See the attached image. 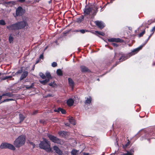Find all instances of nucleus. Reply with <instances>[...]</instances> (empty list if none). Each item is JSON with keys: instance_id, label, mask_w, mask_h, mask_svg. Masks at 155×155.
Returning <instances> with one entry per match:
<instances>
[{"instance_id": "nucleus-35", "label": "nucleus", "mask_w": 155, "mask_h": 155, "mask_svg": "<svg viewBox=\"0 0 155 155\" xmlns=\"http://www.w3.org/2000/svg\"><path fill=\"white\" fill-rule=\"evenodd\" d=\"M48 85L52 87H54L56 85V84L54 83V82H51L49 83Z\"/></svg>"}, {"instance_id": "nucleus-51", "label": "nucleus", "mask_w": 155, "mask_h": 155, "mask_svg": "<svg viewBox=\"0 0 155 155\" xmlns=\"http://www.w3.org/2000/svg\"><path fill=\"white\" fill-rule=\"evenodd\" d=\"M38 111L35 110V111L33 112V114H36L38 113Z\"/></svg>"}, {"instance_id": "nucleus-46", "label": "nucleus", "mask_w": 155, "mask_h": 155, "mask_svg": "<svg viewBox=\"0 0 155 155\" xmlns=\"http://www.w3.org/2000/svg\"><path fill=\"white\" fill-rule=\"evenodd\" d=\"M30 144L33 146V148H34L35 147V145L34 143L32 142H30Z\"/></svg>"}, {"instance_id": "nucleus-59", "label": "nucleus", "mask_w": 155, "mask_h": 155, "mask_svg": "<svg viewBox=\"0 0 155 155\" xmlns=\"http://www.w3.org/2000/svg\"><path fill=\"white\" fill-rule=\"evenodd\" d=\"M2 96H1V97H0L1 99H2Z\"/></svg>"}, {"instance_id": "nucleus-21", "label": "nucleus", "mask_w": 155, "mask_h": 155, "mask_svg": "<svg viewBox=\"0 0 155 155\" xmlns=\"http://www.w3.org/2000/svg\"><path fill=\"white\" fill-rule=\"evenodd\" d=\"M46 77L47 78V79H48L49 80L52 78L51 75L50 74V73L48 72L47 71L45 73Z\"/></svg>"}, {"instance_id": "nucleus-9", "label": "nucleus", "mask_w": 155, "mask_h": 155, "mask_svg": "<svg viewBox=\"0 0 155 155\" xmlns=\"http://www.w3.org/2000/svg\"><path fill=\"white\" fill-rule=\"evenodd\" d=\"M108 41L109 42H123L124 40L120 38H112L108 39Z\"/></svg>"}, {"instance_id": "nucleus-41", "label": "nucleus", "mask_w": 155, "mask_h": 155, "mask_svg": "<svg viewBox=\"0 0 155 155\" xmlns=\"http://www.w3.org/2000/svg\"><path fill=\"white\" fill-rule=\"evenodd\" d=\"M111 45L115 47H117L119 46L118 45L114 42H113L111 44Z\"/></svg>"}, {"instance_id": "nucleus-57", "label": "nucleus", "mask_w": 155, "mask_h": 155, "mask_svg": "<svg viewBox=\"0 0 155 155\" xmlns=\"http://www.w3.org/2000/svg\"><path fill=\"white\" fill-rule=\"evenodd\" d=\"M39 0H36V2H38Z\"/></svg>"}, {"instance_id": "nucleus-2", "label": "nucleus", "mask_w": 155, "mask_h": 155, "mask_svg": "<svg viewBox=\"0 0 155 155\" xmlns=\"http://www.w3.org/2000/svg\"><path fill=\"white\" fill-rule=\"evenodd\" d=\"M27 22L25 21H21L7 26V28L9 31H16L21 29L25 27Z\"/></svg>"}, {"instance_id": "nucleus-42", "label": "nucleus", "mask_w": 155, "mask_h": 155, "mask_svg": "<svg viewBox=\"0 0 155 155\" xmlns=\"http://www.w3.org/2000/svg\"><path fill=\"white\" fill-rule=\"evenodd\" d=\"M133 154L130 152L127 151V153L123 154L122 155H133Z\"/></svg>"}, {"instance_id": "nucleus-1", "label": "nucleus", "mask_w": 155, "mask_h": 155, "mask_svg": "<svg viewBox=\"0 0 155 155\" xmlns=\"http://www.w3.org/2000/svg\"><path fill=\"white\" fill-rule=\"evenodd\" d=\"M142 48L140 46L137 48L134 49L132 50L130 52L127 54H124L121 53H119V54L121 55V57L119 59V61H117L116 63L113 65V68L116 67L120 62H122L130 58L133 55L137 54Z\"/></svg>"}, {"instance_id": "nucleus-28", "label": "nucleus", "mask_w": 155, "mask_h": 155, "mask_svg": "<svg viewBox=\"0 0 155 155\" xmlns=\"http://www.w3.org/2000/svg\"><path fill=\"white\" fill-rule=\"evenodd\" d=\"M95 32L97 35H100L102 36H104L105 35V34L102 32H100L97 31H96Z\"/></svg>"}, {"instance_id": "nucleus-25", "label": "nucleus", "mask_w": 155, "mask_h": 155, "mask_svg": "<svg viewBox=\"0 0 155 155\" xmlns=\"http://www.w3.org/2000/svg\"><path fill=\"white\" fill-rule=\"evenodd\" d=\"M50 80L48 79H46L45 80H43L42 81H40L41 83L43 84V85L45 84L47 82L49 81Z\"/></svg>"}, {"instance_id": "nucleus-29", "label": "nucleus", "mask_w": 155, "mask_h": 155, "mask_svg": "<svg viewBox=\"0 0 155 155\" xmlns=\"http://www.w3.org/2000/svg\"><path fill=\"white\" fill-rule=\"evenodd\" d=\"M39 75L40 77L43 79H45L46 78V76L45 74H44L42 72L40 73Z\"/></svg>"}, {"instance_id": "nucleus-58", "label": "nucleus", "mask_w": 155, "mask_h": 155, "mask_svg": "<svg viewBox=\"0 0 155 155\" xmlns=\"http://www.w3.org/2000/svg\"><path fill=\"white\" fill-rule=\"evenodd\" d=\"M110 49H111V50H112V49H113V48H110Z\"/></svg>"}, {"instance_id": "nucleus-3", "label": "nucleus", "mask_w": 155, "mask_h": 155, "mask_svg": "<svg viewBox=\"0 0 155 155\" xmlns=\"http://www.w3.org/2000/svg\"><path fill=\"white\" fill-rule=\"evenodd\" d=\"M50 144V141L47 139L43 138V140L41 141L39 146L40 149L44 150L47 152H50L51 151Z\"/></svg>"}, {"instance_id": "nucleus-32", "label": "nucleus", "mask_w": 155, "mask_h": 155, "mask_svg": "<svg viewBox=\"0 0 155 155\" xmlns=\"http://www.w3.org/2000/svg\"><path fill=\"white\" fill-rule=\"evenodd\" d=\"M145 31L144 30L143 31H142L140 33V34L138 35V36L139 37H142L143 35L145 34Z\"/></svg>"}, {"instance_id": "nucleus-7", "label": "nucleus", "mask_w": 155, "mask_h": 155, "mask_svg": "<svg viewBox=\"0 0 155 155\" xmlns=\"http://www.w3.org/2000/svg\"><path fill=\"white\" fill-rule=\"evenodd\" d=\"M48 137L52 142L58 144H61V140L53 135L48 134Z\"/></svg>"}, {"instance_id": "nucleus-63", "label": "nucleus", "mask_w": 155, "mask_h": 155, "mask_svg": "<svg viewBox=\"0 0 155 155\" xmlns=\"http://www.w3.org/2000/svg\"><path fill=\"white\" fill-rule=\"evenodd\" d=\"M65 124V125H66L68 126V125H67V124Z\"/></svg>"}, {"instance_id": "nucleus-37", "label": "nucleus", "mask_w": 155, "mask_h": 155, "mask_svg": "<svg viewBox=\"0 0 155 155\" xmlns=\"http://www.w3.org/2000/svg\"><path fill=\"white\" fill-rule=\"evenodd\" d=\"M51 66L53 67H55L57 66V64L56 62H54L52 63Z\"/></svg>"}, {"instance_id": "nucleus-26", "label": "nucleus", "mask_w": 155, "mask_h": 155, "mask_svg": "<svg viewBox=\"0 0 155 155\" xmlns=\"http://www.w3.org/2000/svg\"><path fill=\"white\" fill-rule=\"evenodd\" d=\"M3 95L7 96H8V97H10L13 96V94H12V93L8 92L5 93Z\"/></svg>"}, {"instance_id": "nucleus-33", "label": "nucleus", "mask_w": 155, "mask_h": 155, "mask_svg": "<svg viewBox=\"0 0 155 155\" xmlns=\"http://www.w3.org/2000/svg\"><path fill=\"white\" fill-rule=\"evenodd\" d=\"M12 77L11 76H7L2 78L1 79H2V80H5L7 79L8 78H12Z\"/></svg>"}, {"instance_id": "nucleus-53", "label": "nucleus", "mask_w": 155, "mask_h": 155, "mask_svg": "<svg viewBox=\"0 0 155 155\" xmlns=\"http://www.w3.org/2000/svg\"><path fill=\"white\" fill-rule=\"evenodd\" d=\"M74 32H80L79 31V30H75L74 31Z\"/></svg>"}, {"instance_id": "nucleus-15", "label": "nucleus", "mask_w": 155, "mask_h": 155, "mask_svg": "<svg viewBox=\"0 0 155 155\" xmlns=\"http://www.w3.org/2000/svg\"><path fill=\"white\" fill-rule=\"evenodd\" d=\"M68 132L64 131H61L58 132V134L62 137H65L68 135Z\"/></svg>"}, {"instance_id": "nucleus-12", "label": "nucleus", "mask_w": 155, "mask_h": 155, "mask_svg": "<svg viewBox=\"0 0 155 155\" xmlns=\"http://www.w3.org/2000/svg\"><path fill=\"white\" fill-rule=\"evenodd\" d=\"M68 83L70 86L73 90L74 86V83L73 80L71 78H68Z\"/></svg>"}, {"instance_id": "nucleus-19", "label": "nucleus", "mask_w": 155, "mask_h": 155, "mask_svg": "<svg viewBox=\"0 0 155 155\" xmlns=\"http://www.w3.org/2000/svg\"><path fill=\"white\" fill-rule=\"evenodd\" d=\"M84 17L82 15L79 18H77L76 19V21L78 23L81 22L84 19Z\"/></svg>"}, {"instance_id": "nucleus-14", "label": "nucleus", "mask_w": 155, "mask_h": 155, "mask_svg": "<svg viewBox=\"0 0 155 155\" xmlns=\"http://www.w3.org/2000/svg\"><path fill=\"white\" fill-rule=\"evenodd\" d=\"M28 75V72L27 71H25L23 72L21 77L20 78V80L21 81L25 79Z\"/></svg>"}, {"instance_id": "nucleus-5", "label": "nucleus", "mask_w": 155, "mask_h": 155, "mask_svg": "<svg viewBox=\"0 0 155 155\" xmlns=\"http://www.w3.org/2000/svg\"><path fill=\"white\" fill-rule=\"evenodd\" d=\"M98 8L95 6L91 7H88L86 8L84 10V14L85 15H88L93 11V15H95L97 12Z\"/></svg>"}, {"instance_id": "nucleus-56", "label": "nucleus", "mask_w": 155, "mask_h": 155, "mask_svg": "<svg viewBox=\"0 0 155 155\" xmlns=\"http://www.w3.org/2000/svg\"><path fill=\"white\" fill-rule=\"evenodd\" d=\"M40 123H44V121H43V120H40Z\"/></svg>"}, {"instance_id": "nucleus-31", "label": "nucleus", "mask_w": 155, "mask_h": 155, "mask_svg": "<svg viewBox=\"0 0 155 155\" xmlns=\"http://www.w3.org/2000/svg\"><path fill=\"white\" fill-rule=\"evenodd\" d=\"M117 54V53H115L114 56V57L113 58V59L110 61V64H111V63H112L114 62V61H115V56H116Z\"/></svg>"}, {"instance_id": "nucleus-45", "label": "nucleus", "mask_w": 155, "mask_h": 155, "mask_svg": "<svg viewBox=\"0 0 155 155\" xmlns=\"http://www.w3.org/2000/svg\"><path fill=\"white\" fill-rule=\"evenodd\" d=\"M54 95L53 94H48L46 96V97H53Z\"/></svg>"}, {"instance_id": "nucleus-43", "label": "nucleus", "mask_w": 155, "mask_h": 155, "mask_svg": "<svg viewBox=\"0 0 155 155\" xmlns=\"http://www.w3.org/2000/svg\"><path fill=\"white\" fill-rule=\"evenodd\" d=\"M155 31V26L152 28V29L150 30L151 32L153 34L154 31Z\"/></svg>"}, {"instance_id": "nucleus-4", "label": "nucleus", "mask_w": 155, "mask_h": 155, "mask_svg": "<svg viewBox=\"0 0 155 155\" xmlns=\"http://www.w3.org/2000/svg\"><path fill=\"white\" fill-rule=\"evenodd\" d=\"M25 138L23 136L18 137L14 141L13 144L16 147L19 148L24 145L25 143Z\"/></svg>"}, {"instance_id": "nucleus-40", "label": "nucleus", "mask_w": 155, "mask_h": 155, "mask_svg": "<svg viewBox=\"0 0 155 155\" xmlns=\"http://www.w3.org/2000/svg\"><path fill=\"white\" fill-rule=\"evenodd\" d=\"M5 25V21L3 20H1V25Z\"/></svg>"}, {"instance_id": "nucleus-60", "label": "nucleus", "mask_w": 155, "mask_h": 155, "mask_svg": "<svg viewBox=\"0 0 155 155\" xmlns=\"http://www.w3.org/2000/svg\"><path fill=\"white\" fill-rule=\"evenodd\" d=\"M0 2H1V4L2 3V2H2V1L1 0L0 1Z\"/></svg>"}, {"instance_id": "nucleus-22", "label": "nucleus", "mask_w": 155, "mask_h": 155, "mask_svg": "<svg viewBox=\"0 0 155 155\" xmlns=\"http://www.w3.org/2000/svg\"><path fill=\"white\" fill-rule=\"evenodd\" d=\"M56 73L58 76H62L63 75L62 71L60 69H58L57 70Z\"/></svg>"}, {"instance_id": "nucleus-23", "label": "nucleus", "mask_w": 155, "mask_h": 155, "mask_svg": "<svg viewBox=\"0 0 155 155\" xmlns=\"http://www.w3.org/2000/svg\"><path fill=\"white\" fill-rule=\"evenodd\" d=\"M69 120L70 123L71 124L74 125L75 124L74 120L73 118L72 117H71L69 119Z\"/></svg>"}, {"instance_id": "nucleus-8", "label": "nucleus", "mask_w": 155, "mask_h": 155, "mask_svg": "<svg viewBox=\"0 0 155 155\" xmlns=\"http://www.w3.org/2000/svg\"><path fill=\"white\" fill-rule=\"evenodd\" d=\"M16 16H21L23 15L25 12V10L21 6H19L16 9Z\"/></svg>"}, {"instance_id": "nucleus-44", "label": "nucleus", "mask_w": 155, "mask_h": 155, "mask_svg": "<svg viewBox=\"0 0 155 155\" xmlns=\"http://www.w3.org/2000/svg\"><path fill=\"white\" fill-rule=\"evenodd\" d=\"M39 59V60H41V59H44V55L43 54L40 55Z\"/></svg>"}, {"instance_id": "nucleus-61", "label": "nucleus", "mask_w": 155, "mask_h": 155, "mask_svg": "<svg viewBox=\"0 0 155 155\" xmlns=\"http://www.w3.org/2000/svg\"><path fill=\"white\" fill-rule=\"evenodd\" d=\"M148 140H149V141H150V139H148Z\"/></svg>"}, {"instance_id": "nucleus-11", "label": "nucleus", "mask_w": 155, "mask_h": 155, "mask_svg": "<svg viewBox=\"0 0 155 155\" xmlns=\"http://www.w3.org/2000/svg\"><path fill=\"white\" fill-rule=\"evenodd\" d=\"M81 71L82 72L85 73L90 71V70L86 66L82 65L80 67Z\"/></svg>"}, {"instance_id": "nucleus-47", "label": "nucleus", "mask_w": 155, "mask_h": 155, "mask_svg": "<svg viewBox=\"0 0 155 155\" xmlns=\"http://www.w3.org/2000/svg\"><path fill=\"white\" fill-rule=\"evenodd\" d=\"M153 34H152V33H151L149 36L148 38H147V40H146V42H147L150 39V38H151V36L152 35H153Z\"/></svg>"}, {"instance_id": "nucleus-27", "label": "nucleus", "mask_w": 155, "mask_h": 155, "mask_svg": "<svg viewBox=\"0 0 155 155\" xmlns=\"http://www.w3.org/2000/svg\"><path fill=\"white\" fill-rule=\"evenodd\" d=\"M71 155H77V151L74 149H73L71 151Z\"/></svg>"}, {"instance_id": "nucleus-39", "label": "nucleus", "mask_w": 155, "mask_h": 155, "mask_svg": "<svg viewBox=\"0 0 155 155\" xmlns=\"http://www.w3.org/2000/svg\"><path fill=\"white\" fill-rule=\"evenodd\" d=\"M61 108L59 107L57 109H54V111L55 112L59 113L60 111V109Z\"/></svg>"}, {"instance_id": "nucleus-50", "label": "nucleus", "mask_w": 155, "mask_h": 155, "mask_svg": "<svg viewBox=\"0 0 155 155\" xmlns=\"http://www.w3.org/2000/svg\"><path fill=\"white\" fill-rule=\"evenodd\" d=\"M134 149H131L130 150V152L131 153H132V152L134 153Z\"/></svg>"}, {"instance_id": "nucleus-30", "label": "nucleus", "mask_w": 155, "mask_h": 155, "mask_svg": "<svg viewBox=\"0 0 155 155\" xmlns=\"http://www.w3.org/2000/svg\"><path fill=\"white\" fill-rule=\"evenodd\" d=\"M14 100L13 99H7L4 100L2 101L1 102V103H2V102H6L9 101H14Z\"/></svg>"}, {"instance_id": "nucleus-36", "label": "nucleus", "mask_w": 155, "mask_h": 155, "mask_svg": "<svg viewBox=\"0 0 155 155\" xmlns=\"http://www.w3.org/2000/svg\"><path fill=\"white\" fill-rule=\"evenodd\" d=\"M80 32L82 34H84L86 32H87L88 31V30H84V29H81L79 30Z\"/></svg>"}, {"instance_id": "nucleus-62", "label": "nucleus", "mask_w": 155, "mask_h": 155, "mask_svg": "<svg viewBox=\"0 0 155 155\" xmlns=\"http://www.w3.org/2000/svg\"><path fill=\"white\" fill-rule=\"evenodd\" d=\"M97 80H98V81H99V79H98Z\"/></svg>"}, {"instance_id": "nucleus-55", "label": "nucleus", "mask_w": 155, "mask_h": 155, "mask_svg": "<svg viewBox=\"0 0 155 155\" xmlns=\"http://www.w3.org/2000/svg\"><path fill=\"white\" fill-rule=\"evenodd\" d=\"M34 86V84L32 83L31 84V86H31V88H33V86Z\"/></svg>"}, {"instance_id": "nucleus-18", "label": "nucleus", "mask_w": 155, "mask_h": 155, "mask_svg": "<svg viewBox=\"0 0 155 155\" xmlns=\"http://www.w3.org/2000/svg\"><path fill=\"white\" fill-rule=\"evenodd\" d=\"M92 98L90 96H89V97H87V99L85 101V103L86 104H90L91 102Z\"/></svg>"}, {"instance_id": "nucleus-6", "label": "nucleus", "mask_w": 155, "mask_h": 155, "mask_svg": "<svg viewBox=\"0 0 155 155\" xmlns=\"http://www.w3.org/2000/svg\"><path fill=\"white\" fill-rule=\"evenodd\" d=\"M1 148L8 149L12 150H14L16 149L14 145L7 143H2L1 145Z\"/></svg>"}, {"instance_id": "nucleus-13", "label": "nucleus", "mask_w": 155, "mask_h": 155, "mask_svg": "<svg viewBox=\"0 0 155 155\" xmlns=\"http://www.w3.org/2000/svg\"><path fill=\"white\" fill-rule=\"evenodd\" d=\"M95 24L101 29H103L104 27V24L101 21H96L95 22Z\"/></svg>"}, {"instance_id": "nucleus-48", "label": "nucleus", "mask_w": 155, "mask_h": 155, "mask_svg": "<svg viewBox=\"0 0 155 155\" xmlns=\"http://www.w3.org/2000/svg\"><path fill=\"white\" fill-rule=\"evenodd\" d=\"M26 89L30 90L31 88V86H29L28 87L27 86H25Z\"/></svg>"}, {"instance_id": "nucleus-34", "label": "nucleus", "mask_w": 155, "mask_h": 155, "mask_svg": "<svg viewBox=\"0 0 155 155\" xmlns=\"http://www.w3.org/2000/svg\"><path fill=\"white\" fill-rule=\"evenodd\" d=\"M60 109V111H61V113H62V114H66V110L63 109V108H61Z\"/></svg>"}, {"instance_id": "nucleus-10", "label": "nucleus", "mask_w": 155, "mask_h": 155, "mask_svg": "<svg viewBox=\"0 0 155 155\" xmlns=\"http://www.w3.org/2000/svg\"><path fill=\"white\" fill-rule=\"evenodd\" d=\"M53 149L56 153L59 155H62L63 154V151L57 146H54L53 147Z\"/></svg>"}, {"instance_id": "nucleus-54", "label": "nucleus", "mask_w": 155, "mask_h": 155, "mask_svg": "<svg viewBox=\"0 0 155 155\" xmlns=\"http://www.w3.org/2000/svg\"><path fill=\"white\" fill-rule=\"evenodd\" d=\"M11 2L10 1V2H6L5 3L7 4H10L11 3Z\"/></svg>"}, {"instance_id": "nucleus-49", "label": "nucleus", "mask_w": 155, "mask_h": 155, "mask_svg": "<svg viewBox=\"0 0 155 155\" xmlns=\"http://www.w3.org/2000/svg\"><path fill=\"white\" fill-rule=\"evenodd\" d=\"M25 0H18V1L20 3H23L25 2Z\"/></svg>"}, {"instance_id": "nucleus-38", "label": "nucleus", "mask_w": 155, "mask_h": 155, "mask_svg": "<svg viewBox=\"0 0 155 155\" xmlns=\"http://www.w3.org/2000/svg\"><path fill=\"white\" fill-rule=\"evenodd\" d=\"M22 69H21V70H19L17 72L15 73V74H20L22 73Z\"/></svg>"}, {"instance_id": "nucleus-24", "label": "nucleus", "mask_w": 155, "mask_h": 155, "mask_svg": "<svg viewBox=\"0 0 155 155\" xmlns=\"http://www.w3.org/2000/svg\"><path fill=\"white\" fill-rule=\"evenodd\" d=\"M14 40V37H13L12 34L10 35L9 37V40L10 43H13Z\"/></svg>"}, {"instance_id": "nucleus-17", "label": "nucleus", "mask_w": 155, "mask_h": 155, "mask_svg": "<svg viewBox=\"0 0 155 155\" xmlns=\"http://www.w3.org/2000/svg\"><path fill=\"white\" fill-rule=\"evenodd\" d=\"M19 123L21 124L25 118V117L23 114H20L19 115Z\"/></svg>"}, {"instance_id": "nucleus-52", "label": "nucleus", "mask_w": 155, "mask_h": 155, "mask_svg": "<svg viewBox=\"0 0 155 155\" xmlns=\"http://www.w3.org/2000/svg\"><path fill=\"white\" fill-rule=\"evenodd\" d=\"M40 60H39V59H38V60H37L36 62V64H37L38 63H39L40 61Z\"/></svg>"}, {"instance_id": "nucleus-16", "label": "nucleus", "mask_w": 155, "mask_h": 155, "mask_svg": "<svg viewBox=\"0 0 155 155\" xmlns=\"http://www.w3.org/2000/svg\"><path fill=\"white\" fill-rule=\"evenodd\" d=\"M74 101L73 99L70 98L67 101L66 103L68 106H71L73 104Z\"/></svg>"}, {"instance_id": "nucleus-20", "label": "nucleus", "mask_w": 155, "mask_h": 155, "mask_svg": "<svg viewBox=\"0 0 155 155\" xmlns=\"http://www.w3.org/2000/svg\"><path fill=\"white\" fill-rule=\"evenodd\" d=\"M128 142L124 145H123V147L124 149H126L130 144V141L128 140H127Z\"/></svg>"}]
</instances>
